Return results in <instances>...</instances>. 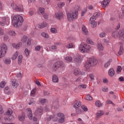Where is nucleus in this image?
<instances>
[{
  "label": "nucleus",
  "mask_w": 124,
  "mask_h": 124,
  "mask_svg": "<svg viewBox=\"0 0 124 124\" xmlns=\"http://www.w3.org/2000/svg\"><path fill=\"white\" fill-rule=\"evenodd\" d=\"M111 0H104L102 2H101L102 7L105 8L107 6H108V4H109V2Z\"/></svg>",
  "instance_id": "dca6fc26"
},
{
  "label": "nucleus",
  "mask_w": 124,
  "mask_h": 124,
  "mask_svg": "<svg viewBox=\"0 0 124 124\" xmlns=\"http://www.w3.org/2000/svg\"><path fill=\"white\" fill-rule=\"evenodd\" d=\"M78 11H75L72 13H68L67 14V18L70 21H73V20H75V19L78 18Z\"/></svg>",
  "instance_id": "39448f33"
},
{
  "label": "nucleus",
  "mask_w": 124,
  "mask_h": 124,
  "mask_svg": "<svg viewBox=\"0 0 124 124\" xmlns=\"http://www.w3.org/2000/svg\"><path fill=\"white\" fill-rule=\"evenodd\" d=\"M112 59H109L108 62L105 63L104 65V67H105L106 68H107V67H108V66L110 65V64H111V62H112Z\"/></svg>",
  "instance_id": "7c9ffc66"
},
{
  "label": "nucleus",
  "mask_w": 124,
  "mask_h": 124,
  "mask_svg": "<svg viewBox=\"0 0 124 124\" xmlns=\"http://www.w3.org/2000/svg\"><path fill=\"white\" fill-rule=\"evenodd\" d=\"M3 62L5 64H10L11 63V59L9 58H5Z\"/></svg>",
  "instance_id": "a878e982"
},
{
  "label": "nucleus",
  "mask_w": 124,
  "mask_h": 124,
  "mask_svg": "<svg viewBox=\"0 0 124 124\" xmlns=\"http://www.w3.org/2000/svg\"><path fill=\"white\" fill-rule=\"evenodd\" d=\"M78 124H84V121H83V120H82V119L81 118H78Z\"/></svg>",
  "instance_id": "0e129e2a"
},
{
  "label": "nucleus",
  "mask_w": 124,
  "mask_h": 124,
  "mask_svg": "<svg viewBox=\"0 0 124 124\" xmlns=\"http://www.w3.org/2000/svg\"><path fill=\"white\" fill-rule=\"evenodd\" d=\"M0 48H1V49H0V59H1V58H3V57H5V55H6V53L7 52L8 48L6 45L4 44L1 45Z\"/></svg>",
  "instance_id": "423d86ee"
},
{
  "label": "nucleus",
  "mask_w": 124,
  "mask_h": 124,
  "mask_svg": "<svg viewBox=\"0 0 124 124\" xmlns=\"http://www.w3.org/2000/svg\"><path fill=\"white\" fill-rule=\"evenodd\" d=\"M124 53V47L123 46H120V50L118 52L119 55H122Z\"/></svg>",
  "instance_id": "a19ab883"
},
{
  "label": "nucleus",
  "mask_w": 124,
  "mask_h": 124,
  "mask_svg": "<svg viewBox=\"0 0 124 124\" xmlns=\"http://www.w3.org/2000/svg\"><path fill=\"white\" fill-rule=\"evenodd\" d=\"M79 87L80 89H86V88H87V86L85 84H81L79 86Z\"/></svg>",
  "instance_id": "69168bd1"
},
{
  "label": "nucleus",
  "mask_w": 124,
  "mask_h": 124,
  "mask_svg": "<svg viewBox=\"0 0 124 124\" xmlns=\"http://www.w3.org/2000/svg\"><path fill=\"white\" fill-rule=\"evenodd\" d=\"M82 31H83V33H84V34H88V30H87V28H86L85 26H82Z\"/></svg>",
  "instance_id": "e433bc0d"
},
{
  "label": "nucleus",
  "mask_w": 124,
  "mask_h": 124,
  "mask_svg": "<svg viewBox=\"0 0 124 124\" xmlns=\"http://www.w3.org/2000/svg\"><path fill=\"white\" fill-rule=\"evenodd\" d=\"M89 76L90 77V79L92 80H94V75H93V74H90Z\"/></svg>",
  "instance_id": "680f3d73"
},
{
  "label": "nucleus",
  "mask_w": 124,
  "mask_h": 124,
  "mask_svg": "<svg viewBox=\"0 0 124 124\" xmlns=\"http://www.w3.org/2000/svg\"><path fill=\"white\" fill-rule=\"evenodd\" d=\"M123 10V13L122 14H120L119 15V18L120 19H123V18H124V8H122Z\"/></svg>",
  "instance_id": "864d4df0"
},
{
  "label": "nucleus",
  "mask_w": 124,
  "mask_h": 124,
  "mask_svg": "<svg viewBox=\"0 0 124 124\" xmlns=\"http://www.w3.org/2000/svg\"><path fill=\"white\" fill-rule=\"evenodd\" d=\"M81 108L82 109V110H83V111H84V112H87V111H88V108H87V107L86 106H81Z\"/></svg>",
  "instance_id": "5fc2aeb1"
},
{
  "label": "nucleus",
  "mask_w": 124,
  "mask_h": 124,
  "mask_svg": "<svg viewBox=\"0 0 124 124\" xmlns=\"http://www.w3.org/2000/svg\"><path fill=\"white\" fill-rule=\"evenodd\" d=\"M50 31L51 33L56 34L58 33V30L55 28H52L50 29Z\"/></svg>",
  "instance_id": "58836bf2"
},
{
  "label": "nucleus",
  "mask_w": 124,
  "mask_h": 124,
  "mask_svg": "<svg viewBox=\"0 0 124 124\" xmlns=\"http://www.w3.org/2000/svg\"><path fill=\"white\" fill-rule=\"evenodd\" d=\"M121 71H122V67L121 66H118L117 69V73H120Z\"/></svg>",
  "instance_id": "13d9d810"
},
{
  "label": "nucleus",
  "mask_w": 124,
  "mask_h": 124,
  "mask_svg": "<svg viewBox=\"0 0 124 124\" xmlns=\"http://www.w3.org/2000/svg\"><path fill=\"white\" fill-rule=\"evenodd\" d=\"M111 36L114 38L119 37L120 40H124V29L120 30L119 32L117 31H113L111 33Z\"/></svg>",
  "instance_id": "20e7f679"
},
{
  "label": "nucleus",
  "mask_w": 124,
  "mask_h": 124,
  "mask_svg": "<svg viewBox=\"0 0 124 124\" xmlns=\"http://www.w3.org/2000/svg\"><path fill=\"white\" fill-rule=\"evenodd\" d=\"M22 60H23V55H20L18 57V64H21L22 63Z\"/></svg>",
  "instance_id": "f704fd0d"
},
{
  "label": "nucleus",
  "mask_w": 124,
  "mask_h": 124,
  "mask_svg": "<svg viewBox=\"0 0 124 124\" xmlns=\"http://www.w3.org/2000/svg\"><path fill=\"white\" fill-rule=\"evenodd\" d=\"M26 112L27 113V116L29 119V120H32L33 122H37V118L35 117H32V111L31 108H27L26 109Z\"/></svg>",
  "instance_id": "6e6552de"
},
{
  "label": "nucleus",
  "mask_w": 124,
  "mask_h": 124,
  "mask_svg": "<svg viewBox=\"0 0 124 124\" xmlns=\"http://www.w3.org/2000/svg\"><path fill=\"white\" fill-rule=\"evenodd\" d=\"M24 22V18L23 17L19 15L15 16L13 17L12 20V25L15 28L22 26Z\"/></svg>",
  "instance_id": "f03ea898"
},
{
  "label": "nucleus",
  "mask_w": 124,
  "mask_h": 124,
  "mask_svg": "<svg viewBox=\"0 0 124 124\" xmlns=\"http://www.w3.org/2000/svg\"><path fill=\"white\" fill-rule=\"evenodd\" d=\"M92 49V46L87 44H81L78 46V50L82 54L89 53Z\"/></svg>",
  "instance_id": "7ed1b4c3"
},
{
  "label": "nucleus",
  "mask_w": 124,
  "mask_h": 124,
  "mask_svg": "<svg viewBox=\"0 0 124 124\" xmlns=\"http://www.w3.org/2000/svg\"><path fill=\"white\" fill-rule=\"evenodd\" d=\"M18 58V51H16L13 55L12 60H15Z\"/></svg>",
  "instance_id": "c9c22d12"
},
{
  "label": "nucleus",
  "mask_w": 124,
  "mask_h": 124,
  "mask_svg": "<svg viewBox=\"0 0 124 124\" xmlns=\"http://www.w3.org/2000/svg\"><path fill=\"white\" fill-rule=\"evenodd\" d=\"M40 49H41V46H36L35 47V51H39V50H40Z\"/></svg>",
  "instance_id": "bf43d9fd"
},
{
  "label": "nucleus",
  "mask_w": 124,
  "mask_h": 124,
  "mask_svg": "<svg viewBox=\"0 0 124 124\" xmlns=\"http://www.w3.org/2000/svg\"><path fill=\"white\" fill-rule=\"evenodd\" d=\"M72 60V57L70 56H66L64 57V61H65L66 62H71Z\"/></svg>",
  "instance_id": "c85d7f7f"
},
{
  "label": "nucleus",
  "mask_w": 124,
  "mask_h": 124,
  "mask_svg": "<svg viewBox=\"0 0 124 124\" xmlns=\"http://www.w3.org/2000/svg\"><path fill=\"white\" fill-rule=\"evenodd\" d=\"M106 36V33H105V32H104V31L100 33L99 34V36L100 37H101V38H103V37H105Z\"/></svg>",
  "instance_id": "a18cd8bd"
},
{
  "label": "nucleus",
  "mask_w": 124,
  "mask_h": 124,
  "mask_svg": "<svg viewBox=\"0 0 124 124\" xmlns=\"http://www.w3.org/2000/svg\"><path fill=\"white\" fill-rule=\"evenodd\" d=\"M29 105H34V104H35V102L32 99H31L29 102Z\"/></svg>",
  "instance_id": "3c124183"
},
{
  "label": "nucleus",
  "mask_w": 124,
  "mask_h": 124,
  "mask_svg": "<svg viewBox=\"0 0 124 124\" xmlns=\"http://www.w3.org/2000/svg\"><path fill=\"white\" fill-rule=\"evenodd\" d=\"M36 92V90L35 89H33L31 91V96H35V92Z\"/></svg>",
  "instance_id": "8fccbe9b"
},
{
  "label": "nucleus",
  "mask_w": 124,
  "mask_h": 124,
  "mask_svg": "<svg viewBox=\"0 0 124 124\" xmlns=\"http://www.w3.org/2000/svg\"><path fill=\"white\" fill-rule=\"evenodd\" d=\"M47 121H53V122H57L58 121V117H57L55 115H50L47 117Z\"/></svg>",
  "instance_id": "f3484780"
},
{
  "label": "nucleus",
  "mask_w": 124,
  "mask_h": 124,
  "mask_svg": "<svg viewBox=\"0 0 124 124\" xmlns=\"http://www.w3.org/2000/svg\"><path fill=\"white\" fill-rule=\"evenodd\" d=\"M43 114V108L41 107L36 108L34 111L35 116L41 117Z\"/></svg>",
  "instance_id": "9d476101"
},
{
  "label": "nucleus",
  "mask_w": 124,
  "mask_h": 124,
  "mask_svg": "<svg viewBox=\"0 0 124 124\" xmlns=\"http://www.w3.org/2000/svg\"><path fill=\"white\" fill-rule=\"evenodd\" d=\"M62 66H63V62L62 61H58L54 65V70H56L58 69V68H60V67H62Z\"/></svg>",
  "instance_id": "f8f14e48"
},
{
  "label": "nucleus",
  "mask_w": 124,
  "mask_h": 124,
  "mask_svg": "<svg viewBox=\"0 0 124 124\" xmlns=\"http://www.w3.org/2000/svg\"><path fill=\"white\" fill-rule=\"evenodd\" d=\"M40 102L42 105H44L47 102V100L46 99H42L40 100Z\"/></svg>",
  "instance_id": "de8ad7c7"
},
{
  "label": "nucleus",
  "mask_w": 124,
  "mask_h": 124,
  "mask_svg": "<svg viewBox=\"0 0 124 124\" xmlns=\"http://www.w3.org/2000/svg\"><path fill=\"white\" fill-rule=\"evenodd\" d=\"M45 9L43 8H39V12L42 14V15H43L44 14L45 12Z\"/></svg>",
  "instance_id": "09e8293b"
},
{
  "label": "nucleus",
  "mask_w": 124,
  "mask_h": 124,
  "mask_svg": "<svg viewBox=\"0 0 124 124\" xmlns=\"http://www.w3.org/2000/svg\"><path fill=\"white\" fill-rule=\"evenodd\" d=\"M97 48L99 53H100V54H102V52L104 49V47H103V46L102 45V44H101V43H97Z\"/></svg>",
  "instance_id": "ddd939ff"
},
{
  "label": "nucleus",
  "mask_w": 124,
  "mask_h": 124,
  "mask_svg": "<svg viewBox=\"0 0 124 124\" xmlns=\"http://www.w3.org/2000/svg\"><path fill=\"white\" fill-rule=\"evenodd\" d=\"M64 5H65V3L64 2H61L58 4V6L59 8H62Z\"/></svg>",
  "instance_id": "4c0bfd02"
},
{
  "label": "nucleus",
  "mask_w": 124,
  "mask_h": 124,
  "mask_svg": "<svg viewBox=\"0 0 124 124\" xmlns=\"http://www.w3.org/2000/svg\"><path fill=\"white\" fill-rule=\"evenodd\" d=\"M27 40H28V37H27V36H23V37L21 39L22 42L25 43L27 41Z\"/></svg>",
  "instance_id": "49530a36"
},
{
  "label": "nucleus",
  "mask_w": 124,
  "mask_h": 124,
  "mask_svg": "<svg viewBox=\"0 0 124 124\" xmlns=\"http://www.w3.org/2000/svg\"><path fill=\"white\" fill-rule=\"evenodd\" d=\"M66 48H73V44L72 43H70L67 45V46H66Z\"/></svg>",
  "instance_id": "4d7b16f0"
},
{
  "label": "nucleus",
  "mask_w": 124,
  "mask_h": 124,
  "mask_svg": "<svg viewBox=\"0 0 124 124\" xmlns=\"http://www.w3.org/2000/svg\"><path fill=\"white\" fill-rule=\"evenodd\" d=\"M76 112L77 114H80L82 112V111L81 109H79V108H76Z\"/></svg>",
  "instance_id": "338daca9"
},
{
  "label": "nucleus",
  "mask_w": 124,
  "mask_h": 124,
  "mask_svg": "<svg viewBox=\"0 0 124 124\" xmlns=\"http://www.w3.org/2000/svg\"><path fill=\"white\" fill-rule=\"evenodd\" d=\"M57 117H58L59 119H58V122L60 124H62L64 122V114L62 113H57Z\"/></svg>",
  "instance_id": "9b49d317"
},
{
  "label": "nucleus",
  "mask_w": 124,
  "mask_h": 124,
  "mask_svg": "<svg viewBox=\"0 0 124 124\" xmlns=\"http://www.w3.org/2000/svg\"><path fill=\"white\" fill-rule=\"evenodd\" d=\"M104 115V111L102 110H99L96 113V119H99L101 116H103Z\"/></svg>",
  "instance_id": "412c9836"
},
{
  "label": "nucleus",
  "mask_w": 124,
  "mask_h": 124,
  "mask_svg": "<svg viewBox=\"0 0 124 124\" xmlns=\"http://www.w3.org/2000/svg\"><path fill=\"white\" fill-rule=\"evenodd\" d=\"M52 81L53 83H58L59 82V78H58L57 75H54L52 76Z\"/></svg>",
  "instance_id": "c756f323"
},
{
  "label": "nucleus",
  "mask_w": 124,
  "mask_h": 124,
  "mask_svg": "<svg viewBox=\"0 0 124 124\" xmlns=\"http://www.w3.org/2000/svg\"><path fill=\"white\" fill-rule=\"evenodd\" d=\"M6 114L7 116H11L12 115V114H13V111L12 110V109L9 108L6 112Z\"/></svg>",
  "instance_id": "79ce46f5"
},
{
  "label": "nucleus",
  "mask_w": 124,
  "mask_h": 124,
  "mask_svg": "<svg viewBox=\"0 0 124 124\" xmlns=\"http://www.w3.org/2000/svg\"><path fill=\"white\" fill-rule=\"evenodd\" d=\"M74 74L76 75V76H77L78 75H80V74H81V75H84V74H85V73L81 72L80 71V70L78 69H76L74 71Z\"/></svg>",
  "instance_id": "aec40b11"
},
{
  "label": "nucleus",
  "mask_w": 124,
  "mask_h": 124,
  "mask_svg": "<svg viewBox=\"0 0 124 124\" xmlns=\"http://www.w3.org/2000/svg\"><path fill=\"white\" fill-rule=\"evenodd\" d=\"M73 61L76 62H79L82 61V56L81 55H78L74 56L73 58Z\"/></svg>",
  "instance_id": "a211bd4d"
},
{
  "label": "nucleus",
  "mask_w": 124,
  "mask_h": 124,
  "mask_svg": "<svg viewBox=\"0 0 124 124\" xmlns=\"http://www.w3.org/2000/svg\"><path fill=\"white\" fill-rule=\"evenodd\" d=\"M38 29H43V28H45V27H47V23L46 22H43L41 24H38L37 26Z\"/></svg>",
  "instance_id": "bb28decb"
},
{
  "label": "nucleus",
  "mask_w": 124,
  "mask_h": 124,
  "mask_svg": "<svg viewBox=\"0 0 124 124\" xmlns=\"http://www.w3.org/2000/svg\"><path fill=\"white\" fill-rule=\"evenodd\" d=\"M8 117H5V121H7V122H12V121H14V116L13 115H9Z\"/></svg>",
  "instance_id": "393cba45"
},
{
  "label": "nucleus",
  "mask_w": 124,
  "mask_h": 124,
  "mask_svg": "<svg viewBox=\"0 0 124 124\" xmlns=\"http://www.w3.org/2000/svg\"><path fill=\"white\" fill-rule=\"evenodd\" d=\"M108 73L110 77H113L115 75V70L113 68H110L109 69Z\"/></svg>",
  "instance_id": "b1692460"
},
{
  "label": "nucleus",
  "mask_w": 124,
  "mask_h": 124,
  "mask_svg": "<svg viewBox=\"0 0 124 124\" xmlns=\"http://www.w3.org/2000/svg\"><path fill=\"white\" fill-rule=\"evenodd\" d=\"M8 34L9 35H11V36H16V33L15 32V31L11 30L8 31Z\"/></svg>",
  "instance_id": "473e14b6"
},
{
  "label": "nucleus",
  "mask_w": 124,
  "mask_h": 124,
  "mask_svg": "<svg viewBox=\"0 0 124 124\" xmlns=\"http://www.w3.org/2000/svg\"><path fill=\"white\" fill-rule=\"evenodd\" d=\"M81 107V102L80 101H77L74 105V108L75 109Z\"/></svg>",
  "instance_id": "cd10ccee"
},
{
  "label": "nucleus",
  "mask_w": 124,
  "mask_h": 124,
  "mask_svg": "<svg viewBox=\"0 0 124 124\" xmlns=\"http://www.w3.org/2000/svg\"><path fill=\"white\" fill-rule=\"evenodd\" d=\"M98 62V61L93 58H89L85 63V68L88 72H91L92 69H93V66L96 65Z\"/></svg>",
  "instance_id": "f257e3e1"
},
{
  "label": "nucleus",
  "mask_w": 124,
  "mask_h": 124,
  "mask_svg": "<svg viewBox=\"0 0 124 124\" xmlns=\"http://www.w3.org/2000/svg\"><path fill=\"white\" fill-rule=\"evenodd\" d=\"M86 100H89V101H92L93 100V97L91 95L88 94L86 96Z\"/></svg>",
  "instance_id": "c03bdc74"
},
{
  "label": "nucleus",
  "mask_w": 124,
  "mask_h": 124,
  "mask_svg": "<svg viewBox=\"0 0 124 124\" xmlns=\"http://www.w3.org/2000/svg\"><path fill=\"white\" fill-rule=\"evenodd\" d=\"M12 85L14 89H16L19 86V83L17 82V80L13 79L12 80Z\"/></svg>",
  "instance_id": "6ab92c4d"
},
{
  "label": "nucleus",
  "mask_w": 124,
  "mask_h": 124,
  "mask_svg": "<svg viewBox=\"0 0 124 124\" xmlns=\"http://www.w3.org/2000/svg\"><path fill=\"white\" fill-rule=\"evenodd\" d=\"M86 41L88 44H91V45H93V44H94V43L90 39H87Z\"/></svg>",
  "instance_id": "603ef678"
},
{
  "label": "nucleus",
  "mask_w": 124,
  "mask_h": 124,
  "mask_svg": "<svg viewBox=\"0 0 124 124\" xmlns=\"http://www.w3.org/2000/svg\"><path fill=\"white\" fill-rule=\"evenodd\" d=\"M3 39L5 41H6L7 39H8V36L6 35H4L3 37Z\"/></svg>",
  "instance_id": "774afa93"
},
{
  "label": "nucleus",
  "mask_w": 124,
  "mask_h": 124,
  "mask_svg": "<svg viewBox=\"0 0 124 124\" xmlns=\"http://www.w3.org/2000/svg\"><path fill=\"white\" fill-rule=\"evenodd\" d=\"M25 114L23 113L22 114H21L18 117V120L19 121H21V122H23V121H25Z\"/></svg>",
  "instance_id": "2f4dec72"
},
{
  "label": "nucleus",
  "mask_w": 124,
  "mask_h": 124,
  "mask_svg": "<svg viewBox=\"0 0 124 124\" xmlns=\"http://www.w3.org/2000/svg\"><path fill=\"white\" fill-rule=\"evenodd\" d=\"M42 36H43V37H45V38H48L49 37V35L48 34V33H46V32H42L41 33Z\"/></svg>",
  "instance_id": "37998d69"
},
{
  "label": "nucleus",
  "mask_w": 124,
  "mask_h": 124,
  "mask_svg": "<svg viewBox=\"0 0 124 124\" xmlns=\"http://www.w3.org/2000/svg\"><path fill=\"white\" fill-rule=\"evenodd\" d=\"M3 34H4V31L0 27V35H3Z\"/></svg>",
  "instance_id": "052dcab7"
},
{
  "label": "nucleus",
  "mask_w": 124,
  "mask_h": 124,
  "mask_svg": "<svg viewBox=\"0 0 124 124\" xmlns=\"http://www.w3.org/2000/svg\"><path fill=\"white\" fill-rule=\"evenodd\" d=\"M63 13L62 12H59L55 14V16L58 20H61L62 18Z\"/></svg>",
  "instance_id": "2eb2a0df"
},
{
  "label": "nucleus",
  "mask_w": 124,
  "mask_h": 124,
  "mask_svg": "<svg viewBox=\"0 0 124 124\" xmlns=\"http://www.w3.org/2000/svg\"><path fill=\"white\" fill-rule=\"evenodd\" d=\"M107 104H112V105H115V104L112 102L111 100H108L107 101Z\"/></svg>",
  "instance_id": "e2e57ef3"
},
{
  "label": "nucleus",
  "mask_w": 124,
  "mask_h": 124,
  "mask_svg": "<svg viewBox=\"0 0 124 124\" xmlns=\"http://www.w3.org/2000/svg\"><path fill=\"white\" fill-rule=\"evenodd\" d=\"M30 50H29L28 48H25L24 52L27 58H29V57H30Z\"/></svg>",
  "instance_id": "ea45409f"
},
{
  "label": "nucleus",
  "mask_w": 124,
  "mask_h": 124,
  "mask_svg": "<svg viewBox=\"0 0 124 124\" xmlns=\"http://www.w3.org/2000/svg\"><path fill=\"white\" fill-rule=\"evenodd\" d=\"M12 45L13 48H15V49H20V48L22 47V46H23V44L22 43V42H19L17 44L13 43Z\"/></svg>",
  "instance_id": "4468645a"
},
{
  "label": "nucleus",
  "mask_w": 124,
  "mask_h": 124,
  "mask_svg": "<svg viewBox=\"0 0 124 124\" xmlns=\"http://www.w3.org/2000/svg\"><path fill=\"white\" fill-rule=\"evenodd\" d=\"M11 6L16 11H23L24 10L22 5H15L14 3H12Z\"/></svg>",
  "instance_id": "1a4fd4ad"
},
{
  "label": "nucleus",
  "mask_w": 124,
  "mask_h": 124,
  "mask_svg": "<svg viewBox=\"0 0 124 124\" xmlns=\"http://www.w3.org/2000/svg\"><path fill=\"white\" fill-rule=\"evenodd\" d=\"M5 86V81H1L0 84V87L2 88H4Z\"/></svg>",
  "instance_id": "6e6d98bb"
},
{
  "label": "nucleus",
  "mask_w": 124,
  "mask_h": 124,
  "mask_svg": "<svg viewBox=\"0 0 124 124\" xmlns=\"http://www.w3.org/2000/svg\"><path fill=\"white\" fill-rule=\"evenodd\" d=\"M10 23V18L8 16H4L2 17L1 21H0V26L5 27L8 26Z\"/></svg>",
  "instance_id": "0eeeda50"
},
{
  "label": "nucleus",
  "mask_w": 124,
  "mask_h": 124,
  "mask_svg": "<svg viewBox=\"0 0 124 124\" xmlns=\"http://www.w3.org/2000/svg\"><path fill=\"white\" fill-rule=\"evenodd\" d=\"M95 104L96 107L100 108L102 106V103L98 100L95 102Z\"/></svg>",
  "instance_id": "72a5a7b5"
},
{
  "label": "nucleus",
  "mask_w": 124,
  "mask_h": 124,
  "mask_svg": "<svg viewBox=\"0 0 124 124\" xmlns=\"http://www.w3.org/2000/svg\"><path fill=\"white\" fill-rule=\"evenodd\" d=\"M100 14L98 12H96L93 14V16L90 18L91 20H96L97 18L99 17Z\"/></svg>",
  "instance_id": "4be33fe9"
},
{
  "label": "nucleus",
  "mask_w": 124,
  "mask_h": 124,
  "mask_svg": "<svg viewBox=\"0 0 124 124\" xmlns=\"http://www.w3.org/2000/svg\"><path fill=\"white\" fill-rule=\"evenodd\" d=\"M90 24L91 25V27H92V28H95V27H96L97 25V23L95 21V19H91L90 18Z\"/></svg>",
  "instance_id": "5701e85b"
}]
</instances>
